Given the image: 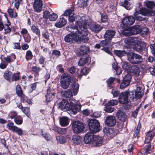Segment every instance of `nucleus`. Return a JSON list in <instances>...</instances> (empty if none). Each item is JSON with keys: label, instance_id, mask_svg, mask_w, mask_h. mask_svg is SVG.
Listing matches in <instances>:
<instances>
[{"label": "nucleus", "instance_id": "nucleus-6", "mask_svg": "<svg viewBox=\"0 0 155 155\" xmlns=\"http://www.w3.org/2000/svg\"><path fill=\"white\" fill-rule=\"evenodd\" d=\"M71 81V76L68 73H63L60 77L61 85L64 89L68 88L70 84Z\"/></svg>", "mask_w": 155, "mask_h": 155}, {"label": "nucleus", "instance_id": "nucleus-23", "mask_svg": "<svg viewBox=\"0 0 155 155\" xmlns=\"http://www.w3.org/2000/svg\"><path fill=\"white\" fill-rule=\"evenodd\" d=\"M116 116L117 119L122 122H125L126 120L127 116L126 113L120 110L117 112Z\"/></svg>", "mask_w": 155, "mask_h": 155}, {"label": "nucleus", "instance_id": "nucleus-31", "mask_svg": "<svg viewBox=\"0 0 155 155\" xmlns=\"http://www.w3.org/2000/svg\"><path fill=\"white\" fill-rule=\"evenodd\" d=\"M82 138L78 135H73L71 139L72 143L75 145L79 144L81 142Z\"/></svg>", "mask_w": 155, "mask_h": 155}, {"label": "nucleus", "instance_id": "nucleus-44", "mask_svg": "<svg viewBox=\"0 0 155 155\" xmlns=\"http://www.w3.org/2000/svg\"><path fill=\"white\" fill-rule=\"evenodd\" d=\"M132 65L130 63L127 62H122V67L123 70L127 72H129Z\"/></svg>", "mask_w": 155, "mask_h": 155}, {"label": "nucleus", "instance_id": "nucleus-56", "mask_svg": "<svg viewBox=\"0 0 155 155\" xmlns=\"http://www.w3.org/2000/svg\"><path fill=\"white\" fill-rule=\"evenodd\" d=\"M109 41L104 40H102L100 42V44L101 46L103 48H105L107 47L110 46V43L109 42Z\"/></svg>", "mask_w": 155, "mask_h": 155}, {"label": "nucleus", "instance_id": "nucleus-59", "mask_svg": "<svg viewBox=\"0 0 155 155\" xmlns=\"http://www.w3.org/2000/svg\"><path fill=\"white\" fill-rule=\"evenodd\" d=\"M58 17V15L55 13H52L50 14L48 19L50 21H55Z\"/></svg>", "mask_w": 155, "mask_h": 155}, {"label": "nucleus", "instance_id": "nucleus-26", "mask_svg": "<svg viewBox=\"0 0 155 155\" xmlns=\"http://www.w3.org/2000/svg\"><path fill=\"white\" fill-rule=\"evenodd\" d=\"M130 0H120L119 5L122 6L127 10H130L132 7V5L130 4L129 2Z\"/></svg>", "mask_w": 155, "mask_h": 155}, {"label": "nucleus", "instance_id": "nucleus-61", "mask_svg": "<svg viewBox=\"0 0 155 155\" xmlns=\"http://www.w3.org/2000/svg\"><path fill=\"white\" fill-rule=\"evenodd\" d=\"M143 94L140 91H136L135 92V96H134V98L138 99L141 98L142 97Z\"/></svg>", "mask_w": 155, "mask_h": 155}, {"label": "nucleus", "instance_id": "nucleus-22", "mask_svg": "<svg viewBox=\"0 0 155 155\" xmlns=\"http://www.w3.org/2000/svg\"><path fill=\"white\" fill-rule=\"evenodd\" d=\"M155 134V131L152 130L146 134L145 140L144 143H151V141L153 138Z\"/></svg>", "mask_w": 155, "mask_h": 155}, {"label": "nucleus", "instance_id": "nucleus-16", "mask_svg": "<svg viewBox=\"0 0 155 155\" xmlns=\"http://www.w3.org/2000/svg\"><path fill=\"white\" fill-rule=\"evenodd\" d=\"M116 123L115 117L114 116H108L105 119V123L108 127H113Z\"/></svg>", "mask_w": 155, "mask_h": 155}, {"label": "nucleus", "instance_id": "nucleus-33", "mask_svg": "<svg viewBox=\"0 0 155 155\" xmlns=\"http://www.w3.org/2000/svg\"><path fill=\"white\" fill-rule=\"evenodd\" d=\"M141 128V124L140 121L138 122L136 129L134 130L133 137L134 138H138L140 137V130Z\"/></svg>", "mask_w": 155, "mask_h": 155}, {"label": "nucleus", "instance_id": "nucleus-18", "mask_svg": "<svg viewBox=\"0 0 155 155\" xmlns=\"http://www.w3.org/2000/svg\"><path fill=\"white\" fill-rule=\"evenodd\" d=\"M42 5L41 0H35L33 4L34 11L37 12H40L42 10Z\"/></svg>", "mask_w": 155, "mask_h": 155}, {"label": "nucleus", "instance_id": "nucleus-20", "mask_svg": "<svg viewBox=\"0 0 155 155\" xmlns=\"http://www.w3.org/2000/svg\"><path fill=\"white\" fill-rule=\"evenodd\" d=\"M94 133L91 131L88 132L85 135L84 140L86 143L88 144L91 142H93L94 138Z\"/></svg>", "mask_w": 155, "mask_h": 155}, {"label": "nucleus", "instance_id": "nucleus-9", "mask_svg": "<svg viewBox=\"0 0 155 155\" xmlns=\"http://www.w3.org/2000/svg\"><path fill=\"white\" fill-rule=\"evenodd\" d=\"M74 9V6L72 5L71 8L65 10L63 15L66 16H68V20L70 22H73L75 21L73 12Z\"/></svg>", "mask_w": 155, "mask_h": 155}, {"label": "nucleus", "instance_id": "nucleus-30", "mask_svg": "<svg viewBox=\"0 0 155 155\" xmlns=\"http://www.w3.org/2000/svg\"><path fill=\"white\" fill-rule=\"evenodd\" d=\"M41 69L40 68L36 66H33L31 68V71L35 73L34 76L35 79L36 78L37 80L38 79V78L39 75V72L41 71Z\"/></svg>", "mask_w": 155, "mask_h": 155}, {"label": "nucleus", "instance_id": "nucleus-4", "mask_svg": "<svg viewBox=\"0 0 155 155\" xmlns=\"http://www.w3.org/2000/svg\"><path fill=\"white\" fill-rule=\"evenodd\" d=\"M134 99V93H130L129 91L122 92L119 96L118 101L120 104H127L129 101L131 102Z\"/></svg>", "mask_w": 155, "mask_h": 155}, {"label": "nucleus", "instance_id": "nucleus-11", "mask_svg": "<svg viewBox=\"0 0 155 155\" xmlns=\"http://www.w3.org/2000/svg\"><path fill=\"white\" fill-rule=\"evenodd\" d=\"M135 19L132 16H128L125 17L122 20V26L130 27L134 22Z\"/></svg>", "mask_w": 155, "mask_h": 155}, {"label": "nucleus", "instance_id": "nucleus-42", "mask_svg": "<svg viewBox=\"0 0 155 155\" xmlns=\"http://www.w3.org/2000/svg\"><path fill=\"white\" fill-rule=\"evenodd\" d=\"M89 62V57H86L84 58H81L78 63V65L79 66H82L85 64L88 63Z\"/></svg>", "mask_w": 155, "mask_h": 155}, {"label": "nucleus", "instance_id": "nucleus-12", "mask_svg": "<svg viewBox=\"0 0 155 155\" xmlns=\"http://www.w3.org/2000/svg\"><path fill=\"white\" fill-rule=\"evenodd\" d=\"M139 11L140 14L144 16L152 17L154 16L155 14L154 10L150 9L146 7H142Z\"/></svg>", "mask_w": 155, "mask_h": 155}, {"label": "nucleus", "instance_id": "nucleus-43", "mask_svg": "<svg viewBox=\"0 0 155 155\" xmlns=\"http://www.w3.org/2000/svg\"><path fill=\"white\" fill-rule=\"evenodd\" d=\"M20 97V100L22 102L27 103L29 104H32V102L31 99H29L28 97L25 95V94Z\"/></svg>", "mask_w": 155, "mask_h": 155}, {"label": "nucleus", "instance_id": "nucleus-15", "mask_svg": "<svg viewBox=\"0 0 155 155\" xmlns=\"http://www.w3.org/2000/svg\"><path fill=\"white\" fill-rule=\"evenodd\" d=\"M131 78V76L130 74H127L125 75L120 85V88H124L128 86L130 84Z\"/></svg>", "mask_w": 155, "mask_h": 155}, {"label": "nucleus", "instance_id": "nucleus-1", "mask_svg": "<svg viewBox=\"0 0 155 155\" xmlns=\"http://www.w3.org/2000/svg\"><path fill=\"white\" fill-rule=\"evenodd\" d=\"M89 17L86 15L80 17V19L76 22V25L78 26L77 42L86 43L89 38L87 36L88 31L86 25L88 24Z\"/></svg>", "mask_w": 155, "mask_h": 155}, {"label": "nucleus", "instance_id": "nucleus-29", "mask_svg": "<svg viewBox=\"0 0 155 155\" xmlns=\"http://www.w3.org/2000/svg\"><path fill=\"white\" fill-rule=\"evenodd\" d=\"M103 138L99 136H96L94 137L92 143L96 146L101 145L103 143Z\"/></svg>", "mask_w": 155, "mask_h": 155}, {"label": "nucleus", "instance_id": "nucleus-3", "mask_svg": "<svg viewBox=\"0 0 155 155\" xmlns=\"http://www.w3.org/2000/svg\"><path fill=\"white\" fill-rule=\"evenodd\" d=\"M68 31L71 33L67 34L64 38V41L70 44L77 42L78 39V26L70 25L66 27Z\"/></svg>", "mask_w": 155, "mask_h": 155}, {"label": "nucleus", "instance_id": "nucleus-38", "mask_svg": "<svg viewBox=\"0 0 155 155\" xmlns=\"http://www.w3.org/2000/svg\"><path fill=\"white\" fill-rule=\"evenodd\" d=\"M12 73V72L9 70L5 71L3 74L4 79L9 82H11Z\"/></svg>", "mask_w": 155, "mask_h": 155}, {"label": "nucleus", "instance_id": "nucleus-49", "mask_svg": "<svg viewBox=\"0 0 155 155\" xmlns=\"http://www.w3.org/2000/svg\"><path fill=\"white\" fill-rule=\"evenodd\" d=\"M140 12L139 10L135 12L134 15V18L135 20H136L138 21H141L143 20H144L145 19H146V18H143L142 17L140 16H137V15H138L140 14Z\"/></svg>", "mask_w": 155, "mask_h": 155}, {"label": "nucleus", "instance_id": "nucleus-24", "mask_svg": "<svg viewBox=\"0 0 155 155\" xmlns=\"http://www.w3.org/2000/svg\"><path fill=\"white\" fill-rule=\"evenodd\" d=\"M129 49H127L125 50H114V54L117 56L119 57H122L123 56H127L128 54Z\"/></svg>", "mask_w": 155, "mask_h": 155}, {"label": "nucleus", "instance_id": "nucleus-35", "mask_svg": "<svg viewBox=\"0 0 155 155\" xmlns=\"http://www.w3.org/2000/svg\"><path fill=\"white\" fill-rule=\"evenodd\" d=\"M59 122L61 126L65 127L67 126L69 124V121L68 117L64 116L60 118Z\"/></svg>", "mask_w": 155, "mask_h": 155}, {"label": "nucleus", "instance_id": "nucleus-39", "mask_svg": "<svg viewBox=\"0 0 155 155\" xmlns=\"http://www.w3.org/2000/svg\"><path fill=\"white\" fill-rule=\"evenodd\" d=\"M101 16V20L98 21L100 23H106L108 21V18L107 14L105 12H100Z\"/></svg>", "mask_w": 155, "mask_h": 155}, {"label": "nucleus", "instance_id": "nucleus-21", "mask_svg": "<svg viewBox=\"0 0 155 155\" xmlns=\"http://www.w3.org/2000/svg\"><path fill=\"white\" fill-rule=\"evenodd\" d=\"M90 50V48L88 46L81 45L79 48L78 54L79 56L86 55L89 53Z\"/></svg>", "mask_w": 155, "mask_h": 155}, {"label": "nucleus", "instance_id": "nucleus-47", "mask_svg": "<svg viewBox=\"0 0 155 155\" xmlns=\"http://www.w3.org/2000/svg\"><path fill=\"white\" fill-rule=\"evenodd\" d=\"M115 80V78L111 77L106 81L107 84V87H109L110 89H111L113 87V84Z\"/></svg>", "mask_w": 155, "mask_h": 155}, {"label": "nucleus", "instance_id": "nucleus-64", "mask_svg": "<svg viewBox=\"0 0 155 155\" xmlns=\"http://www.w3.org/2000/svg\"><path fill=\"white\" fill-rule=\"evenodd\" d=\"M118 101L117 100H110L107 104L110 106H114L117 105L118 103Z\"/></svg>", "mask_w": 155, "mask_h": 155}, {"label": "nucleus", "instance_id": "nucleus-28", "mask_svg": "<svg viewBox=\"0 0 155 155\" xmlns=\"http://www.w3.org/2000/svg\"><path fill=\"white\" fill-rule=\"evenodd\" d=\"M132 35L140 33L142 32V28L139 25L134 26L130 27Z\"/></svg>", "mask_w": 155, "mask_h": 155}, {"label": "nucleus", "instance_id": "nucleus-63", "mask_svg": "<svg viewBox=\"0 0 155 155\" xmlns=\"http://www.w3.org/2000/svg\"><path fill=\"white\" fill-rule=\"evenodd\" d=\"M116 135V132L114 130V128H110L108 136L110 135V137L113 138Z\"/></svg>", "mask_w": 155, "mask_h": 155}, {"label": "nucleus", "instance_id": "nucleus-27", "mask_svg": "<svg viewBox=\"0 0 155 155\" xmlns=\"http://www.w3.org/2000/svg\"><path fill=\"white\" fill-rule=\"evenodd\" d=\"M67 23L66 19L62 17L58 20L57 22L55 23V26L57 28H61L64 26Z\"/></svg>", "mask_w": 155, "mask_h": 155}, {"label": "nucleus", "instance_id": "nucleus-7", "mask_svg": "<svg viewBox=\"0 0 155 155\" xmlns=\"http://www.w3.org/2000/svg\"><path fill=\"white\" fill-rule=\"evenodd\" d=\"M90 130L93 133H96L100 131V123L99 121L95 119L90 120L88 123Z\"/></svg>", "mask_w": 155, "mask_h": 155}, {"label": "nucleus", "instance_id": "nucleus-36", "mask_svg": "<svg viewBox=\"0 0 155 155\" xmlns=\"http://www.w3.org/2000/svg\"><path fill=\"white\" fill-rule=\"evenodd\" d=\"M144 3L146 8L150 10H153L155 7V2L153 1L146 0L144 2Z\"/></svg>", "mask_w": 155, "mask_h": 155}, {"label": "nucleus", "instance_id": "nucleus-53", "mask_svg": "<svg viewBox=\"0 0 155 155\" xmlns=\"http://www.w3.org/2000/svg\"><path fill=\"white\" fill-rule=\"evenodd\" d=\"M63 95L67 98H71L73 96L72 92L70 89H69L64 91Z\"/></svg>", "mask_w": 155, "mask_h": 155}, {"label": "nucleus", "instance_id": "nucleus-52", "mask_svg": "<svg viewBox=\"0 0 155 155\" xmlns=\"http://www.w3.org/2000/svg\"><path fill=\"white\" fill-rule=\"evenodd\" d=\"M53 130L55 132H58V134H64L66 131L65 129H61L57 126L54 127L53 128Z\"/></svg>", "mask_w": 155, "mask_h": 155}, {"label": "nucleus", "instance_id": "nucleus-37", "mask_svg": "<svg viewBox=\"0 0 155 155\" xmlns=\"http://www.w3.org/2000/svg\"><path fill=\"white\" fill-rule=\"evenodd\" d=\"M140 71L139 67L136 65H132L129 71L137 76L139 75Z\"/></svg>", "mask_w": 155, "mask_h": 155}, {"label": "nucleus", "instance_id": "nucleus-32", "mask_svg": "<svg viewBox=\"0 0 155 155\" xmlns=\"http://www.w3.org/2000/svg\"><path fill=\"white\" fill-rule=\"evenodd\" d=\"M122 28L123 29L121 31L122 34L126 36H130L132 35L130 27H126L122 26Z\"/></svg>", "mask_w": 155, "mask_h": 155}, {"label": "nucleus", "instance_id": "nucleus-51", "mask_svg": "<svg viewBox=\"0 0 155 155\" xmlns=\"http://www.w3.org/2000/svg\"><path fill=\"white\" fill-rule=\"evenodd\" d=\"M33 55L31 50H28L26 52L25 59L27 61L31 60L33 58Z\"/></svg>", "mask_w": 155, "mask_h": 155}, {"label": "nucleus", "instance_id": "nucleus-19", "mask_svg": "<svg viewBox=\"0 0 155 155\" xmlns=\"http://www.w3.org/2000/svg\"><path fill=\"white\" fill-rule=\"evenodd\" d=\"M116 33V31L113 30H107L104 35V38L106 40L111 41L115 36Z\"/></svg>", "mask_w": 155, "mask_h": 155}, {"label": "nucleus", "instance_id": "nucleus-62", "mask_svg": "<svg viewBox=\"0 0 155 155\" xmlns=\"http://www.w3.org/2000/svg\"><path fill=\"white\" fill-rule=\"evenodd\" d=\"M10 24L8 25V24H6L5 25V26L6 27H5L4 29L5 32L4 33L5 34H7L10 33L11 31V29L10 28L9 26V25H10Z\"/></svg>", "mask_w": 155, "mask_h": 155}, {"label": "nucleus", "instance_id": "nucleus-2", "mask_svg": "<svg viewBox=\"0 0 155 155\" xmlns=\"http://www.w3.org/2000/svg\"><path fill=\"white\" fill-rule=\"evenodd\" d=\"M59 109L62 110L66 109L69 111H71L73 114H75L77 112L79 111L81 108V106L79 104H74L73 102L71 101L69 103L65 99L62 100L61 102L58 104Z\"/></svg>", "mask_w": 155, "mask_h": 155}, {"label": "nucleus", "instance_id": "nucleus-25", "mask_svg": "<svg viewBox=\"0 0 155 155\" xmlns=\"http://www.w3.org/2000/svg\"><path fill=\"white\" fill-rule=\"evenodd\" d=\"M137 38L136 37H130L125 38L124 40V42L128 45H134L137 42Z\"/></svg>", "mask_w": 155, "mask_h": 155}, {"label": "nucleus", "instance_id": "nucleus-60", "mask_svg": "<svg viewBox=\"0 0 155 155\" xmlns=\"http://www.w3.org/2000/svg\"><path fill=\"white\" fill-rule=\"evenodd\" d=\"M111 49H112L111 47H110V46H109L105 48H101V50L104 51L106 53L110 55H112V53L111 51Z\"/></svg>", "mask_w": 155, "mask_h": 155}, {"label": "nucleus", "instance_id": "nucleus-50", "mask_svg": "<svg viewBox=\"0 0 155 155\" xmlns=\"http://www.w3.org/2000/svg\"><path fill=\"white\" fill-rule=\"evenodd\" d=\"M56 139L57 142L61 144H63L67 141L66 137L62 135L56 136Z\"/></svg>", "mask_w": 155, "mask_h": 155}, {"label": "nucleus", "instance_id": "nucleus-45", "mask_svg": "<svg viewBox=\"0 0 155 155\" xmlns=\"http://www.w3.org/2000/svg\"><path fill=\"white\" fill-rule=\"evenodd\" d=\"M31 28L32 32L35 33L38 37L39 38H40L41 36L40 31V29L34 25H32L31 26Z\"/></svg>", "mask_w": 155, "mask_h": 155}, {"label": "nucleus", "instance_id": "nucleus-41", "mask_svg": "<svg viewBox=\"0 0 155 155\" xmlns=\"http://www.w3.org/2000/svg\"><path fill=\"white\" fill-rule=\"evenodd\" d=\"M21 79L20 76V73L18 71H17L16 73H12L11 82L14 81H17Z\"/></svg>", "mask_w": 155, "mask_h": 155}, {"label": "nucleus", "instance_id": "nucleus-10", "mask_svg": "<svg viewBox=\"0 0 155 155\" xmlns=\"http://www.w3.org/2000/svg\"><path fill=\"white\" fill-rule=\"evenodd\" d=\"M147 44L145 42L135 44L133 48L135 50L140 54H141L143 52H146L147 49L146 48Z\"/></svg>", "mask_w": 155, "mask_h": 155}, {"label": "nucleus", "instance_id": "nucleus-58", "mask_svg": "<svg viewBox=\"0 0 155 155\" xmlns=\"http://www.w3.org/2000/svg\"><path fill=\"white\" fill-rule=\"evenodd\" d=\"M105 111L108 113H111L113 112L114 110V108H112L110 105L107 104L105 106Z\"/></svg>", "mask_w": 155, "mask_h": 155}, {"label": "nucleus", "instance_id": "nucleus-5", "mask_svg": "<svg viewBox=\"0 0 155 155\" xmlns=\"http://www.w3.org/2000/svg\"><path fill=\"white\" fill-rule=\"evenodd\" d=\"M128 60L131 64H140L143 61V59L141 55L133 52L129 49L127 55Z\"/></svg>", "mask_w": 155, "mask_h": 155}, {"label": "nucleus", "instance_id": "nucleus-40", "mask_svg": "<svg viewBox=\"0 0 155 155\" xmlns=\"http://www.w3.org/2000/svg\"><path fill=\"white\" fill-rule=\"evenodd\" d=\"M89 68L87 67H84L82 69L80 73L78 75V77L81 79L83 75H86L89 72Z\"/></svg>", "mask_w": 155, "mask_h": 155}, {"label": "nucleus", "instance_id": "nucleus-8", "mask_svg": "<svg viewBox=\"0 0 155 155\" xmlns=\"http://www.w3.org/2000/svg\"><path fill=\"white\" fill-rule=\"evenodd\" d=\"M72 128L74 132L76 134H78L83 131L84 127L83 123L78 120L73 122Z\"/></svg>", "mask_w": 155, "mask_h": 155}, {"label": "nucleus", "instance_id": "nucleus-13", "mask_svg": "<svg viewBox=\"0 0 155 155\" xmlns=\"http://www.w3.org/2000/svg\"><path fill=\"white\" fill-rule=\"evenodd\" d=\"M89 18L88 24L86 25L89 26V28L92 31L96 33H98L103 28V27L96 23L90 24V19Z\"/></svg>", "mask_w": 155, "mask_h": 155}, {"label": "nucleus", "instance_id": "nucleus-55", "mask_svg": "<svg viewBox=\"0 0 155 155\" xmlns=\"http://www.w3.org/2000/svg\"><path fill=\"white\" fill-rule=\"evenodd\" d=\"M14 122L17 125H20L23 123V118L20 115H18L16 118L14 120Z\"/></svg>", "mask_w": 155, "mask_h": 155}, {"label": "nucleus", "instance_id": "nucleus-57", "mask_svg": "<svg viewBox=\"0 0 155 155\" xmlns=\"http://www.w3.org/2000/svg\"><path fill=\"white\" fill-rule=\"evenodd\" d=\"M21 110L24 114H26L28 117L29 118L30 117L29 108L25 107H23V108Z\"/></svg>", "mask_w": 155, "mask_h": 155}, {"label": "nucleus", "instance_id": "nucleus-17", "mask_svg": "<svg viewBox=\"0 0 155 155\" xmlns=\"http://www.w3.org/2000/svg\"><path fill=\"white\" fill-rule=\"evenodd\" d=\"M0 58L2 62H5L8 64V63L14 62L16 58V56L14 54L12 53L11 55L8 56L7 57H2V55Z\"/></svg>", "mask_w": 155, "mask_h": 155}, {"label": "nucleus", "instance_id": "nucleus-14", "mask_svg": "<svg viewBox=\"0 0 155 155\" xmlns=\"http://www.w3.org/2000/svg\"><path fill=\"white\" fill-rule=\"evenodd\" d=\"M47 93L45 95V101L47 103H48L54 98L55 93L53 90L51 89L50 87H48L46 90Z\"/></svg>", "mask_w": 155, "mask_h": 155}, {"label": "nucleus", "instance_id": "nucleus-46", "mask_svg": "<svg viewBox=\"0 0 155 155\" xmlns=\"http://www.w3.org/2000/svg\"><path fill=\"white\" fill-rule=\"evenodd\" d=\"M147 144L145 145L143 149V150H144V153L146 154H150L152 152V150L151 149V143Z\"/></svg>", "mask_w": 155, "mask_h": 155}, {"label": "nucleus", "instance_id": "nucleus-54", "mask_svg": "<svg viewBox=\"0 0 155 155\" xmlns=\"http://www.w3.org/2000/svg\"><path fill=\"white\" fill-rule=\"evenodd\" d=\"M12 131L13 132L16 133L19 136H21L23 134V131L22 129L17 126Z\"/></svg>", "mask_w": 155, "mask_h": 155}, {"label": "nucleus", "instance_id": "nucleus-48", "mask_svg": "<svg viewBox=\"0 0 155 155\" xmlns=\"http://www.w3.org/2000/svg\"><path fill=\"white\" fill-rule=\"evenodd\" d=\"M16 93L17 96L19 97H21L24 94L21 86L19 85H17L16 86Z\"/></svg>", "mask_w": 155, "mask_h": 155}, {"label": "nucleus", "instance_id": "nucleus-34", "mask_svg": "<svg viewBox=\"0 0 155 155\" xmlns=\"http://www.w3.org/2000/svg\"><path fill=\"white\" fill-rule=\"evenodd\" d=\"M71 89L73 91L74 95H76L78 93L79 87V84L76 82H74L71 86Z\"/></svg>", "mask_w": 155, "mask_h": 155}]
</instances>
